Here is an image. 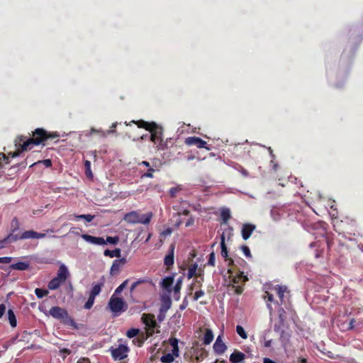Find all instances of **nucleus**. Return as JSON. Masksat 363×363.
I'll use <instances>...</instances> for the list:
<instances>
[{
  "mask_svg": "<svg viewBox=\"0 0 363 363\" xmlns=\"http://www.w3.org/2000/svg\"><path fill=\"white\" fill-rule=\"evenodd\" d=\"M60 137L57 132H48L42 128H38L32 131L31 137L18 135L14 140L16 150L12 154V157H18L23 152L30 150L33 145H45L50 139H55Z\"/></svg>",
  "mask_w": 363,
  "mask_h": 363,
  "instance_id": "obj_1",
  "label": "nucleus"
},
{
  "mask_svg": "<svg viewBox=\"0 0 363 363\" xmlns=\"http://www.w3.org/2000/svg\"><path fill=\"white\" fill-rule=\"evenodd\" d=\"M134 123L140 128H144L150 133V140L159 150H164L167 148V142L162 138L163 128L155 122H147L143 120L132 121L129 123ZM128 125V124H126Z\"/></svg>",
  "mask_w": 363,
  "mask_h": 363,
  "instance_id": "obj_2",
  "label": "nucleus"
},
{
  "mask_svg": "<svg viewBox=\"0 0 363 363\" xmlns=\"http://www.w3.org/2000/svg\"><path fill=\"white\" fill-rule=\"evenodd\" d=\"M228 272L230 284L228 285V290L238 295L241 294L243 292V286L248 281L247 277L242 272L236 274H233L230 270H228Z\"/></svg>",
  "mask_w": 363,
  "mask_h": 363,
  "instance_id": "obj_3",
  "label": "nucleus"
},
{
  "mask_svg": "<svg viewBox=\"0 0 363 363\" xmlns=\"http://www.w3.org/2000/svg\"><path fill=\"white\" fill-rule=\"evenodd\" d=\"M49 314L52 318L60 320L65 325H69L77 328L75 321L69 315L67 311L65 308L59 306H52L49 311Z\"/></svg>",
  "mask_w": 363,
  "mask_h": 363,
  "instance_id": "obj_4",
  "label": "nucleus"
},
{
  "mask_svg": "<svg viewBox=\"0 0 363 363\" xmlns=\"http://www.w3.org/2000/svg\"><path fill=\"white\" fill-rule=\"evenodd\" d=\"M153 214L150 212L147 214H140L136 211L128 212L124 215L123 220L131 224L142 223L147 225L150 223Z\"/></svg>",
  "mask_w": 363,
  "mask_h": 363,
  "instance_id": "obj_5",
  "label": "nucleus"
},
{
  "mask_svg": "<svg viewBox=\"0 0 363 363\" xmlns=\"http://www.w3.org/2000/svg\"><path fill=\"white\" fill-rule=\"evenodd\" d=\"M20 229V223L16 217L13 218L11 223L10 232L6 237L0 240V248L5 247L9 244L16 242L14 240L15 237H18L21 233L18 232Z\"/></svg>",
  "mask_w": 363,
  "mask_h": 363,
  "instance_id": "obj_6",
  "label": "nucleus"
},
{
  "mask_svg": "<svg viewBox=\"0 0 363 363\" xmlns=\"http://www.w3.org/2000/svg\"><path fill=\"white\" fill-rule=\"evenodd\" d=\"M108 306L111 311L114 313H118L127 310V305L124 300L119 297L112 296L109 300Z\"/></svg>",
  "mask_w": 363,
  "mask_h": 363,
  "instance_id": "obj_7",
  "label": "nucleus"
},
{
  "mask_svg": "<svg viewBox=\"0 0 363 363\" xmlns=\"http://www.w3.org/2000/svg\"><path fill=\"white\" fill-rule=\"evenodd\" d=\"M141 321L146 326V332H152V334L155 332V328L158 326L155 315L151 313H143L141 317Z\"/></svg>",
  "mask_w": 363,
  "mask_h": 363,
  "instance_id": "obj_8",
  "label": "nucleus"
},
{
  "mask_svg": "<svg viewBox=\"0 0 363 363\" xmlns=\"http://www.w3.org/2000/svg\"><path fill=\"white\" fill-rule=\"evenodd\" d=\"M129 348L125 345H119L118 347L111 350L112 357L115 360H122L127 357Z\"/></svg>",
  "mask_w": 363,
  "mask_h": 363,
  "instance_id": "obj_9",
  "label": "nucleus"
},
{
  "mask_svg": "<svg viewBox=\"0 0 363 363\" xmlns=\"http://www.w3.org/2000/svg\"><path fill=\"white\" fill-rule=\"evenodd\" d=\"M185 144L189 146L195 145L198 148H205L210 150L211 148L207 146V143L201 138L196 136H190L185 139Z\"/></svg>",
  "mask_w": 363,
  "mask_h": 363,
  "instance_id": "obj_10",
  "label": "nucleus"
},
{
  "mask_svg": "<svg viewBox=\"0 0 363 363\" xmlns=\"http://www.w3.org/2000/svg\"><path fill=\"white\" fill-rule=\"evenodd\" d=\"M45 237V233H38L33 230L24 231L18 235V237H15L14 240L17 242L20 240H27V239H40Z\"/></svg>",
  "mask_w": 363,
  "mask_h": 363,
  "instance_id": "obj_11",
  "label": "nucleus"
},
{
  "mask_svg": "<svg viewBox=\"0 0 363 363\" xmlns=\"http://www.w3.org/2000/svg\"><path fill=\"white\" fill-rule=\"evenodd\" d=\"M126 263V259L125 258H121L118 259H115L113 262V264L111 265V269H110V274L111 276H116L118 274V273L121 272L122 267L125 265Z\"/></svg>",
  "mask_w": 363,
  "mask_h": 363,
  "instance_id": "obj_12",
  "label": "nucleus"
},
{
  "mask_svg": "<svg viewBox=\"0 0 363 363\" xmlns=\"http://www.w3.org/2000/svg\"><path fill=\"white\" fill-rule=\"evenodd\" d=\"M81 237L85 241L94 245H103L106 244L105 240L101 237H94L87 234H82Z\"/></svg>",
  "mask_w": 363,
  "mask_h": 363,
  "instance_id": "obj_13",
  "label": "nucleus"
},
{
  "mask_svg": "<svg viewBox=\"0 0 363 363\" xmlns=\"http://www.w3.org/2000/svg\"><path fill=\"white\" fill-rule=\"evenodd\" d=\"M273 289L276 291L279 298V301H276V304L277 306H281L282 304L284 303V294L288 292L287 287L286 286L277 285L274 287Z\"/></svg>",
  "mask_w": 363,
  "mask_h": 363,
  "instance_id": "obj_14",
  "label": "nucleus"
},
{
  "mask_svg": "<svg viewBox=\"0 0 363 363\" xmlns=\"http://www.w3.org/2000/svg\"><path fill=\"white\" fill-rule=\"evenodd\" d=\"M256 225L251 223H245L243 224L242 227V237L243 240H247L250 235H252V232L255 230Z\"/></svg>",
  "mask_w": 363,
  "mask_h": 363,
  "instance_id": "obj_15",
  "label": "nucleus"
},
{
  "mask_svg": "<svg viewBox=\"0 0 363 363\" xmlns=\"http://www.w3.org/2000/svg\"><path fill=\"white\" fill-rule=\"evenodd\" d=\"M174 245L172 244L169 247L168 254L164 257V264L169 269L174 262Z\"/></svg>",
  "mask_w": 363,
  "mask_h": 363,
  "instance_id": "obj_16",
  "label": "nucleus"
},
{
  "mask_svg": "<svg viewBox=\"0 0 363 363\" xmlns=\"http://www.w3.org/2000/svg\"><path fill=\"white\" fill-rule=\"evenodd\" d=\"M246 356L244 353L235 350L230 356V362L231 363H244Z\"/></svg>",
  "mask_w": 363,
  "mask_h": 363,
  "instance_id": "obj_17",
  "label": "nucleus"
},
{
  "mask_svg": "<svg viewBox=\"0 0 363 363\" xmlns=\"http://www.w3.org/2000/svg\"><path fill=\"white\" fill-rule=\"evenodd\" d=\"M227 349L225 344L220 340V337L218 336L213 344V350L218 354H222L225 352Z\"/></svg>",
  "mask_w": 363,
  "mask_h": 363,
  "instance_id": "obj_18",
  "label": "nucleus"
},
{
  "mask_svg": "<svg viewBox=\"0 0 363 363\" xmlns=\"http://www.w3.org/2000/svg\"><path fill=\"white\" fill-rule=\"evenodd\" d=\"M152 335V332H146L145 333H141L140 335H138L133 340V342L134 345L138 347H141L144 344L145 341Z\"/></svg>",
  "mask_w": 363,
  "mask_h": 363,
  "instance_id": "obj_19",
  "label": "nucleus"
},
{
  "mask_svg": "<svg viewBox=\"0 0 363 363\" xmlns=\"http://www.w3.org/2000/svg\"><path fill=\"white\" fill-rule=\"evenodd\" d=\"M69 276V272L65 264H62L57 271L56 279H58L62 282H65Z\"/></svg>",
  "mask_w": 363,
  "mask_h": 363,
  "instance_id": "obj_20",
  "label": "nucleus"
},
{
  "mask_svg": "<svg viewBox=\"0 0 363 363\" xmlns=\"http://www.w3.org/2000/svg\"><path fill=\"white\" fill-rule=\"evenodd\" d=\"M220 247H221V256L225 258V260H229L230 263H233V260L232 259H228V252L227 249V246L225 242V235L223 234L221 235V241H220Z\"/></svg>",
  "mask_w": 363,
  "mask_h": 363,
  "instance_id": "obj_21",
  "label": "nucleus"
},
{
  "mask_svg": "<svg viewBox=\"0 0 363 363\" xmlns=\"http://www.w3.org/2000/svg\"><path fill=\"white\" fill-rule=\"evenodd\" d=\"M174 283V277H167L162 279L161 283L162 287L167 291L168 292L172 291V286Z\"/></svg>",
  "mask_w": 363,
  "mask_h": 363,
  "instance_id": "obj_22",
  "label": "nucleus"
},
{
  "mask_svg": "<svg viewBox=\"0 0 363 363\" xmlns=\"http://www.w3.org/2000/svg\"><path fill=\"white\" fill-rule=\"evenodd\" d=\"M30 264L28 262H18L10 265V268L15 270L25 271L29 269Z\"/></svg>",
  "mask_w": 363,
  "mask_h": 363,
  "instance_id": "obj_23",
  "label": "nucleus"
},
{
  "mask_svg": "<svg viewBox=\"0 0 363 363\" xmlns=\"http://www.w3.org/2000/svg\"><path fill=\"white\" fill-rule=\"evenodd\" d=\"M104 285V279L101 281H100V282H99L97 284H94L93 286H92V288H91V290L90 291L89 295L95 296V297L96 296H98L101 293V289H102Z\"/></svg>",
  "mask_w": 363,
  "mask_h": 363,
  "instance_id": "obj_24",
  "label": "nucleus"
},
{
  "mask_svg": "<svg viewBox=\"0 0 363 363\" xmlns=\"http://www.w3.org/2000/svg\"><path fill=\"white\" fill-rule=\"evenodd\" d=\"M263 298L267 301V308H269L270 313H272L273 308L272 307L271 303L276 304L277 301L274 300L273 294L268 291H265V294Z\"/></svg>",
  "mask_w": 363,
  "mask_h": 363,
  "instance_id": "obj_25",
  "label": "nucleus"
},
{
  "mask_svg": "<svg viewBox=\"0 0 363 363\" xmlns=\"http://www.w3.org/2000/svg\"><path fill=\"white\" fill-rule=\"evenodd\" d=\"M121 249L119 248H116L115 250H104V256L106 257H118V258H120L121 255Z\"/></svg>",
  "mask_w": 363,
  "mask_h": 363,
  "instance_id": "obj_26",
  "label": "nucleus"
},
{
  "mask_svg": "<svg viewBox=\"0 0 363 363\" xmlns=\"http://www.w3.org/2000/svg\"><path fill=\"white\" fill-rule=\"evenodd\" d=\"M13 152H9L8 155H5L4 153H0V167L2 168L4 164H7L9 163V159L13 158L12 157V154Z\"/></svg>",
  "mask_w": 363,
  "mask_h": 363,
  "instance_id": "obj_27",
  "label": "nucleus"
},
{
  "mask_svg": "<svg viewBox=\"0 0 363 363\" xmlns=\"http://www.w3.org/2000/svg\"><path fill=\"white\" fill-rule=\"evenodd\" d=\"M63 282H62L60 280L55 277L49 281L48 287L50 290H56L60 286V285Z\"/></svg>",
  "mask_w": 363,
  "mask_h": 363,
  "instance_id": "obj_28",
  "label": "nucleus"
},
{
  "mask_svg": "<svg viewBox=\"0 0 363 363\" xmlns=\"http://www.w3.org/2000/svg\"><path fill=\"white\" fill-rule=\"evenodd\" d=\"M213 340V334L211 330L206 329V332L203 337V344L209 345Z\"/></svg>",
  "mask_w": 363,
  "mask_h": 363,
  "instance_id": "obj_29",
  "label": "nucleus"
},
{
  "mask_svg": "<svg viewBox=\"0 0 363 363\" xmlns=\"http://www.w3.org/2000/svg\"><path fill=\"white\" fill-rule=\"evenodd\" d=\"M8 319L9 323L12 328H15L17 325V320L14 312L12 309L8 310Z\"/></svg>",
  "mask_w": 363,
  "mask_h": 363,
  "instance_id": "obj_30",
  "label": "nucleus"
},
{
  "mask_svg": "<svg viewBox=\"0 0 363 363\" xmlns=\"http://www.w3.org/2000/svg\"><path fill=\"white\" fill-rule=\"evenodd\" d=\"M220 217L223 220V223H228V220L230 218V211L229 208L223 209L220 213Z\"/></svg>",
  "mask_w": 363,
  "mask_h": 363,
  "instance_id": "obj_31",
  "label": "nucleus"
},
{
  "mask_svg": "<svg viewBox=\"0 0 363 363\" xmlns=\"http://www.w3.org/2000/svg\"><path fill=\"white\" fill-rule=\"evenodd\" d=\"M84 169H85V174L86 176L89 178H93V174L91 170V162L89 160L84 161Z\"/></svg>",
  "mask_w": 363,
  "mask_h": 363,
  "instance_id": "obj_32",
  "label": "nucleus"
},
{
  "mask_svg": "<svg viewBox=\"0 0 363 363\" xmlns=\"http://www.w3.org/2000/svg\"><path fill=\"white\" fill-rule=\"evenodd\" d=\"M198 265L196 263L191 264L188 269L187 277L188 279L192 278L194 276L197 275L196 274Z\"/></svg>",
  "mask_w": 363,
  "mask_h": 363,
  "instance_id": "obj_33",
  "label": "nucleus"
},
{
  "mask_svg": "<svg viewBox=\"0 0 363 363\" xmlns=\"http://www.w3.org/2000/svg\"><path fill=\"white\" fill-rule=\"evenodd\" d=\"M151 280L149 279H138V281L133 282L130 286V291H133L139 284H143V283H151Z\"/></svg>",
  "mask_w": 363,
  "mask_h": 363,
  "instance_id": "obj_34",
  "label": "nucleus"
},
{
  "mask_svg": "<svg viewBox=\"0 0 363 363\" xmlns=\"http://www.w3.org/2000/svg\"><path fill=\"white\" fill-rule=\"evenodd\" d=\"M35 294L38 298H42L48 294V291L46 289L37 288L35 289Z\"/></svg>",
  "mask_w": 363,
  "mask_h": 363,
  "instance_id": "obj_35",
  "label": "nucleus"
},
{
  "mask_svg": "<svg viewBox=\"0 0 363 363\" xmlns=\"http://www.w3.org/2000/svg\"><path fill=\"white\" fill-rule=\"evenodd\" d=\"M174 358L173 354L168 353L167 354H164L160 358V361L163 363H171L174 361Z\"/></svg>",
  "mask_w": 363,
  "mask_h": 363,
  "instance_id": "obj_36",
  "label": "nucleus"
},
{
  "mask_svg": "<svg viewBox=\"0 0 363 363\" xmlns=\"http://www.w3.org/2000/svg\"><path fill=\"white\" fill-rule=\"evenodd\" d=\"M140 333V330L136 328H131L128 330L126 333V335L129 338H133L137 337Z\"/></svg>",
  "mask_w": 363,
  "mask_h": 363,
  "instance_id": "obj_37",
  "label": "nucleus"
},
{
  "mask_svg": "<svg viewBox=\"0 0 363 363\" xmlns=\"http://www.w3.org/2000/svg\"><path fill=\"white\" fill-rule=\"evenodd\" d=\"M196 276L198 277H199L200 279H194V283L192 284V286H191V289H193L194 286L201 288L202 286V282L203 281V276L201 275V274H199Z\"/></svg>",
  "mask_w": 363,
  "mask_h": 363,
  "instance_id": "obj_38",
  "label": "nucleus"
},
{
  "mask_svg": "<svg viewBox=\"0 0 363 363\" xmlns=\"http://www.w3.org/2000/svg\"><path fill=\"white\" fill-rule=\"evenodd\" d=\"M236 332L244 340L247 338V334L245 331L242 326L238 325L236 326Z\"/></svg>",
  "mask_w": 363,
  "mask_h": 363,
  "instance_id": "obj_39",
  "label": "nucleus"
},
{
  "mask_svg": "<svg viewBox=\"0 0 363 363\" xmlns=\"http://www.w3.org/2000/svg\"><path fill=\"white\" fill-rule=\"evenodd\" d=\"M95 298H96L95 296L89 295L88 300L86 301V302L85 303V304L84 306V308L85 309L91 308V307L93 306V305L94 303Z\"/></svg>",
  "mask_w": 363,
  "mask_h": 363,
  "instance_id": "obj_40",
  "label": "nucleus"
},
{
  "mask_svg": "<svg viewBox=\"0 0 363 363\" xmlns=\"http://www.w3.org/2000/svg\"><path fill=\"white\" fill-rule=\"evenodd\" d=\"M182 278L180 277L179 279H177V283L174 285V289H173L174 296L179 294L181 288H182Z\"/></svg>",
  "mask_w": 363,
  "mask_h": 363,
  "instance_id": "obj_41",
  "label": "nucleus"
},
{
  "mask_svg": "<svg viewBox=\"0 0 363 363\" xmlns=\"http://www.w3.org/2000/svg\"><path fill=\"white\" fill-rule=\"evenodd\" d=\"M43 164L46 167H50L52 166V161L50 159H46L43 160H39L38 162H33L30 164V167L36 165L38 164Z\"/></svg>",
  "mask_w": 363,
  "mask_h": 363,
  "instance_id": "obj_42",
  "label": "nucleus"
},
{
  "mask_svg": "<svg viewBox=\"0 0 363 363\" xmlns=\"http://www.w3.org/2000/svg\"><path fill=\"white\" fill-rule=\"evenodd\" d=\"M78 219H84L86 222H91L94 218V216H91L90 214H82L76 216Z\"/></svg>",
  "mask_w": 363,
  "mask_h": 363,
  "instance_id": "obj_43",
  "label": "nucleus"
},
{
  "mask_svg": "<svg viewBox=\"0 0 363 363\" xmlns=\"http://www.w3.org/2000/svg\"><path fill=\"white\" fill-rule=\"evenodd\" d=\"M207 264L209 266L215 267L216 265V256L214 252H212L209 255L208 260Z\"/></svg>",
  "mask_w": 363,
  "mask_h": 363,
  "instance_id": "obj_44",
  "label": "nucleus"
},
{
  "mask_svg": "<svg viewBox=\"0 0 363 363\" xmlns=\"http://www.w3.org/2000/svg\"><path fill=\"white\" fill-rule=\"evenodd\" d=\"M155 172V169L153 166L147 169V171L143 174L142 177L153 178V173Z\"/></svg>",
  "mask_w": 363,
  "mask_h": 363,
  "instance_id": "obj_45",
  "label": "nucleus"
},
{
  "mask_svg": "<svg viewBox=\"0 0 363 363\" xmlns=\"http://www.w3.org/2000/svg\"><path fill=\"white\" fill-rule=\"evenodd\" d=\"M105 241L106 242V243L116 245L119 241V238L118 236H115V237L108 236Z\"/></svg>",
  "mask_w": 363,
  "mask_h": 363,
  "instance_id": "obj_46",
  "label": "nucleus"
},
{
  "mask_svg": "<svg viewBox=\"0 0 363 363\" xmlns=\"http://www.w3.org/2000/svg\"><path fill=\"white\" fill-rule=\"evenodd\" d=\"M241 250L243 252V253H244V255H245L246 257H247V258H251L252 257L250 250V248L247 246L242 245L241 247Z\"/></svg>",
  "mask_w": 363,
  "mask_h": 363,
  "instance_id": "obj_47",
  "label": "nucleus"
},
{
  "mask_svg": "<svg viewBox=\"0 0 363 363\" xmlns=\"http://www.w3.org/2000/svg\"><path fill=\"white\" fill-rule=\"evenodd\" d=\"M180 190L179 187H172L169 191V196L172 198L175 197Z\"/></svg>",
  "mask_w": 363,
  "mask_h": 363,
  "instance_id": "obj_48",
  "label": "nucleus"
},
{
  "mask_svg": "<svg viewBox=\"0 0 363 363\" xmlns=\"http://www.w3.org/2000/svg\"><path fill=\"white\" fill-rule=\"evenodd\" d=\"M128 280L127 279V280L124 281L119 286H118L116 288V289L115 290V293L114 294H120V293H121V291L126 286V285L128 284Z\"/></svg>",
  "mask_w": 363,
  "mask_h": 363,
  "instance_id": "obj_49",
  "label": "nucleus"
},
{
  "mask_svg": "<svg viewBox=\"0 0 363 363\" xmlns=\"http://www.w3.org/2000/svg\"><path fill=\"white\" fill-rule=\"evenodd\" d=\"M169 307V306L165 309L163 311L162 308L160 309V314L158 315L157 316V319L159 321L162 322L164 320V318H165V312L167 310V308Z\"/></svg>",
  "mask_w": 363,
  "mask_h": 363,
  "instance_id": "obj_50",
  "label": "nucleus"
},
{
  "mask_svg": "<svg viewBox=\"0 0 363 363\" xmlns=\"http://www.w3.org/2000/svg\"><path fill=\"white\" fill-rule=\"evenodd\" d=\"M204 295V291L202 290H199L195 292L194 296V300L197 301L199 298Z\"/></svg>",
  "mask_w": 363,
  "mask_h": 363,
  "instance_id": "obj_51",
  "label": "nucleus"
},
{
  "mask_svg": "<svg viewBox=\"0 0 363 363\" xmlns=\"http://www.w3.org/2000/svg\"><path fill=\"white\" fill-rule=\"evenodd\" d=\"M12 258L10 257H0V263L9 264L11 262Z\"/></svg>",
  "mask_w": 363,
  "mask_h": 363,
  "instance_id": "obj_52",
  "label": "nucleus"
},
{
  "mask_svg": "<svg viewBox=\"0 0 363 363\" xmlns=\"http://www.w3.org/2000/svg\"><path fill=\"white\" fill-rule=\"evenodd\" d=\"M169 342L172 347L178 346V340L175 337L170 338Z\"/></svg>",
  "mask_w": 363,
  "mask_h": 363,
  "instance_id": "obj_53",
  "label": "nucleus"
},
{
  "mask_svg": "<svg viewBox=\"0 0 363 363\" xmlns=\"http://www.w3.org/2000/svg\"><path fill=\"white\" fill-rule=\"evenodd\" d=\"M6 311V306L4 304H0V318H2Z\"/></svg>",
  "mask_w": 363,
  "mask_h": 363,
  "instance_id": "obj_54",
  "label": "nucleus"
},
{
  "mask_svg": "<svg viewBox=\"0 0 363 363\" xmlns=\"http://www.w3.org/2000/svg\"><path fill=\"white\" fill-rule=\"evenodd\" d=\"M279 319L281 320V322H283L284 318V316H283V314L285 313L284 310L283 308H280V309L279 310Z\"/></svg>",
  "mask_w": 363,
  "mask_h": 363,
  "instance_id": "obj_55",
  "label": "nucleus"
},
{
  "mask_svg": "<svg viewBox=\"0 0 363 363\" xmlns=\"http://www.w3.org/2000/svg\"><path fill=\"white\" fill-rule=\"evenodd\" d=\"M33 162V160L30 159V157L28 156L27 157V158L25 160V161L23 162H22L21 164V165H22L23 167H26L28 163Z\"/></svg>",
  "mask_w": 363,
  "mask_h": 363,
  "instance_id": "obj_56",
  "label": "nucleus"
},
{
  "mask_svg": "<svg viewBox=\"0 0 363 363\" xmlns=\"http://www.w3.org/2000/svg\"><path fill=\"white\" fill-rule=\"evenodd\" d=\"M138 164H139V166H144V167H147V169H149L150 167H152L150 165V162H148L147 161H143V162H140Z\"/></svg>",
  "mask_w": 363,
  "mask_h": 363,
  "instance_id": "obj_57",
  "label": "nucleus"
},
{
  "mask_svg": "<svg viewBox=\"0 0 363 363\" xmlns=\"http://www.w3.org/2000/svg\"><path fill=\"white\" fill-rule=\"evenodd\" d=\"M172 230L171 228H167L162 233V235L167 236L172 233Z\"/></svg>",
  "mask_w": 363,
  "mask_h": 363,
  "instance_id": "obj_58",
  "label": "nucleus"
},
{
  "mask_svg": "<svg viewBox=\"0 0 363 363\" xmlns=\"http://www.w3.org/2000/svg\"><path fill=\"white\" fill-rule=\"evenodd\" d=\"M77 363H91V362L88 358L83 357V358L79 359V360L77 362Z\"/></svg>",
  "mask_w": 363,
  "mask_h": 363,
  "instance_id": "obj_59",
  "label": "nucleus"
},
{
  "mask_svg": "<svg viewBox=\"0 0 363 363\" xmlns=\"http://www.w3.org/2000/svg\"><path fill=\"white\" fill-rule=\"evenodd\" d=\"M172 354H173V356L175 355L177 357L179 355V347L178 346L173 347Z\"/></svg>",
  "mask_w": 363,
  "mask_h": 363,
  "instance_id": "obj_60",
  "label": "nucleus"
},
{
  "mask_svg": "<svg viewBox=\"0 0 363 363\" xmlns=\"http://www.w3.org/2000/svg\"><path fill=\"white\" fill-rule=\"evenodd\" d=\"M194 223V218H189V219L186 221V227H189V226H190V225H192Z\"/></svg>",
  "mask_w": 363,
  "mask_h": 363,
  "instance_id": "obj_61",
  "label": "nucleus"
},
{
  "mask_svg": "<svg viewBox=\"0 0 363 363\" xmlns=\"http://www.w3.org/2000/svg\"><path fill=\"white\" fill-rule=\"evenodd\" d=\"M263 363H277V362L268 357H265L263 359Z\"/></svg>",
  "mask_w": 363,
  "mask_h": 363,
  "instance_id": "obj_62",
  "label": "nucleus"
},
{
  "mask_svg": "<svg viewBox=\"0 0 363 363\" xmlns=\"http://www.w3.org/2000/svg\"><path fill=\"white\" fill-rule=\"evenodd\" d=\"M354 322H355L354 319L352 318L350 320V322L349 323V327H348L349 329H352L354 328Z\"/></svg>",
  "mask_w": 363,
  "mask_h": 363,
  "instance_id": "obj_63",
  "label": "nucleus"
},
{
  "mask_svg": "<svg viewBox=\"0 0 363 363\" xmlns=\"http://www.w3.org/2000/svg\"><path fill=\"white\" fill-rule=\"evenodd\" d=\"M61 352H62V353H64V354H69L71 353L70 350L67 349V348L62 349V350H61Z\"/></svg>",
  "mask_w": 363,
  "mask_h": 363,
  "instance_id": "obj_64",
  "label": "nucleus"
}]
</instances>
